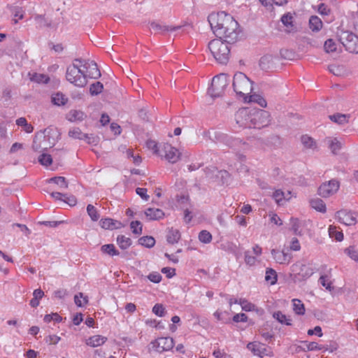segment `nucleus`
Returning <instances> with one entry per match:
<instances>
[{
  "label": "nucleus",
  "mask_w": 358,
  "mask_h": 358,
  "mask_svg": "<svg viewBox=\"0 0 358 358\" xmlns=\"http://www.w3.org/2000/svg\"><path fill=\"white\" fill-rule=\"evenodd\" d=\"M318 13L322 15H329L331 13V9L324 3H320L317 8Z\"/></svg>",
  "instance_id": "obj_58"
},
{
  "label": "nucleus",
  "mask_w": 358,
  "mask_h": 358,
  "mask_svg": "<svg viewBox=\"0 0 358 358\" xmlns=\"http://www.w3.org/2000/svg\"><path fill=\"white\" fill-rule=\"evenodd\" d=\"M310 203L311 207L316 210L322 213L326 212V205L322 199L319 198L313 199L310 200Z\"/></svg>",
  "instance_id": "obj_26"
},
{
  "label": "nucleus",
  "mask_w": 358,
  "mask_h": 358,
  "mask_svg": "<svg viewBox=\"0 0 358 358\" xmlns=\"http://www.w3.org/2000/svg\"><path fill=\"white\" fill-rule=\"evenodd\" d=\"M165 150V158L172 164L177 162L180 158L179 151L171 145H166L164 146Z\"/></svg>",
  "instance_id": "obj_16"
},
{
  "label": "nucleus",
  "mask_w": 358,
  "mask_h": 358,
  "mask_svg": "<svg viewBox=\"0 0 358 358\" xmlns=\"http://www.w3.org/2000/svg\"><path fill=\"white\" fill-rule=\"evenodd\" d=\"M87 212L92 221L96 222L99 219V214L96 208L93 205H87Z\"/></svg>",
  "instance_id": "obj_38"
},
{
  "label": "nucleus",
  "mask_w": 358,
  "mask_h": 358,
  "mask_svg": "<svg viewBox=\"0 0 358 358\" xmlns=\"http://www.w3.org/2000/svg\"><path fill=\"white\" fill-rule=\"evenodd\" d=\"M130 227L134 234L139 235L142 233V224L139 221H132Z\"/></svg>",
  "instance_id": "obj_49"
},
{
  "label": "nucleus",
  "mask_w": 358,
  "mask_h": 358,
  "mask_svg": "<svg viewBox=\"0 0 358 358\" xmlns=\"http://www.w3.org/2000/svg\"><path fill=\"white\" fill-rule=\"evenodd\" d=\"M251 128L260 129L269 124V114L264 110L252 108Z\"/></svg>",
  "instance_id": "obj_7"
},
{
  "label": "nucleus",
  "mask_w": 358,
  "mask_h": 358,
  "mask_svg": "<svg viewBox=\"0 0 358 358\" xmlns=\"http://www.w3.org/2000/svg\"><path fill=\"white\" fill-rule=\"evenodd\" d=\"M301 143L306 148H315L316 146L315 141L311 137L304 135L301 136Z\"/></svg>",
  "instance_id": "obj_42"
},
{
  "label": "nucleus",
  "mask_w": 358,
  "mask_h": 358,
  "mask_svg": "<svg viewBox=\"0 0 358 358\" xmlns=\"http://www.w3.org/2000/svg\"><path fill=\"white\" fill-rule=\"evenodd\" d=\"M46 129H45L43 131H41V133H37L34 137L32 148L35 151H38L39 149L42 148L41 145L37 143V141L38 138L45 136H44V133L45 132ZM43 149H46V148H43Z\"/></svg>",
  "instance_id": "obj_50"
},
{
  "label": "nucleus",
  "mask_w": 358,
  "mask_h": 358,
  "mask_svg": "<svg viewBox=\"0 0 358 358\" xmlns=\"http://www.w3.org/2000/svg\"><path fill=\"white\" fill-rule=\"evenodd\" d=\"M223 140L229 147H235L236 145H238L241 143V141H239L238 139H231L227 136H224Z\"/></svg>",
  "instance_id": "obj_61"
},
{
  "label": "nucleus",
  "mask_w": 358,
  "mask_h": 358,
  "mask_svg": "<svg viewBox=\"0 0 358 358\" xmlns=\"http://www.w3.org/2000/svg\"><path fill=\"white\" fill-rule=\"evenodd\" d=\"M86 117V115L81 110H71L67 114V120L70 122L82 121Z\"/></svg>",
  "instance_id": "obj_21"
},
{
  "label": "nucleus",
  "mask_w": 358,
  "mask_h": 358,
  "mask_svg": "<svg viewBox=\"0 0 358 358\" xmlns=\"http://www.w3.org/2000/svg\"><path fill=\"white\" fill-rule=\"evenodd\" d=\"M43 320L47 323L50 322L52 320L59 322L62 321V318L57 313H52L50 315H45Z\"/></svg>",
  "instance_id": "obj_56"
},
{
  "label": "nucleus",
  "mask_w": 358,
  "mask_h": 358,
  "mask_svg": "<svg viewBox=\"0 0 358 358\" xmlns=\"http://www.w3.org/2000/svg\"><path fill=\"white\" fill-rule=\"evenodd\" d=\"M145 215L149 220H156L163 218L164 213L159 208H148L145 210Z\"/></svg>",
  "instance_id": "obj_17"
},
{
  "label": "nucleus",
  "mask_w": 358,
  "mask_h": 358,
  "mask_svg": "<svg viewBox=\"0 0 358 358\" xmlns=\"http://www.w3.org/2000/svg\"><path fill=\"white\" fill-rule=\"evenodd\" d=\"M339 41L349 52L358 53V36L350 31H341Z\"/></svg>",
  "instance_id": "obj_6"
},
{
  "label": "nucleus",
  "mask_w": 358,
  "mask_h": 358,
  "mask_svg": "<svg viewBox=\"0 0 358 358\" xmlns=\"http://www.w3.org/2000/svg\"><path fill=\"white\" fill-rule=\"evenodd\" d=\"M52 102L59 106H64L67 102V99L63 94L57 92L52 96Z\"/></svg>",
  "instance_id": "obj_31"
},
{
  "label": "nucleus",
  "mask_w": 358,
  "mask_h": 358,
  "mask_svg": "<svg viewBox=\"0 0 358 358\" xmlns=\"http://www.w3.org/2000/svg\"><path fill=\"white\" fill-rule=\"evenodd\" d=\"M103 89V85L101 82H96L92 83L90 87V92L92 95L99 94Z\"/></svg>",
  "instance_id": "obj_41"
},
{
  "label": "nucleus",
  "mask_w": 358,
  "mask_h": 358,
  "mask_svg": "<svg viewBox=\"0 0 358 358\" xmlns=\"http://www.w3.org/2000/svg\"><path fill=\"white\" fill-rule=\"evenodd\" d=\"M248 320V316L245 313H237L233 317L234 322H245Z\"/></svg>",
  "instance_id": "obj_64"
},
{
  "label": "nucleus",
  "mask_w": 358,
  "mask_h": 358,
  "mask_svg": "<svg viewBox=\"0 0 358 358\" xmlns=\"http://www.w3.org/2000/svg\"><path fill=\"white\" fill-rule=\"evenodd\" d=\"M303 343L306 345L307 350L313 351V350H320L322 349L327 350L324 346L319 345L316 342H307L304 341Z\"/></svg>",
  "instance_id": "obj_52"
},
{
  "label": "nucleus",
  "mask_w": 358,
  "mask_h": 358,
  "mask_svg": "<svg viewBox=\"0 0 358 358\" xmlns=\"http://www.w3.org/2000/svg\"><path fill=\"white\" fill-rule=\"evenodd\" d=\"M291 230L295 235L301 236L302 232L301 227L302 226V222L297 218L292 217L290 219Z\"/></svg>",
  "instance_id": "obj_25"
},
{
  "label": "nucleus",
  "mask_w": 358,
  "mask_h": 358,
  "mask_svg": "<svg viewBox=\"0 0 358 358\" xmlns=\"http://www.w3.org/2000/svg\"><path fill=\"white\" fill-rule=\"evenodd\" d=\"M69 136L75 139H84V137H87V134L81 131L79 128H73L69 130Z\"/></svg>",
  "instance_id": "obj_39"
},
{
  "label": "nucleus",
  "mask_w": 358,
  "mask_h": 358,
  "mask_svg": "<svg viewBox=\"0 0 358 358\" xmlns=\"http://www.w3.org/2000/svg\"><path fill=\"white\" fill-rule=\"evenodd\" d=\"M250 101L256 102L259 104L262 107L266 106V100L258 94H253L250 96Z\"/></svg>",
  "instance_id": "obj_54"
},
{
  "label": "nucleus",
  "mask_w": 358,
  "mask_h": 358,
  "mask_svg": "<svg viewBox=\"0 0 358 358\" xmlns=\"http://www.w3.org/2000/svg\"><path fill=\"white\" fill-rule=\"evenodd\" d=\"M181 26H168L157 22L150 23V29L157 34H164L169 31H174L181 28Z\"/></svg>",
  "instance_id": "obj_15"
},
{
  "label": "nucleus",
  "mask_w": 358,
  "mask_h": 358,
  "mask_svg": "<svg viewBox=\"0 0 358 358\" xmlns=\"http://www.w3.org/2000/svg\"><path fill=\"white\" fill-rule=\"evenodd\" d=\"M291 271L294 275V278L299 280H306L313 274V272L306 268V265L299 262L292 265Z\"/></svg>",
  "instance_id": "obj_11"
},
{
  "label": "nucleus",
  "mask_w": 358,
  "mask_h": 358,
  "mask_svg": "<svg viewBox=\"0 0 358 358\" xmlns=\"http://www.w3.org/2000/svg\"><path fill=\"white\" fill-rule=\"evenodd\" d=\"M336 216L341 223L347 226L355 225L357 222V215L356 213L350 210H339L336 213Z\"/></svg>",
  "instance_id": "obj_12"
},
{
  "label": "nucleus",
  "mask_w": 358,
  "mask_h": 358,
  "mask_svg": "<svg viewBox=\"0 0 358 358\" xmlns=\"http://www.w3.org/2000/svg\"><path fill=\"white\" fill-rule=\"evenodd\" d=\"M265 280L271 285L275 284L277 281V273L273 268H267L266 271Z\"/></svg>",
  "instance_id": "obj_34"
},
{
  "label": "nucleus",
  "mask_w": 358,
  "mask_h": 358,
  "mask_svg": "<svg viewBox=\"0 0 358 358\" xmlns=\"http://www.w3.org/2000/svg\"><path fill=\"white\" fill-rule=\"evenodd\" d=\"M326 141L334 154H336L342 148L343 144L337 138H328Z\"/></svg>",
  "instance_id": "obj_22"
},
{
  "label": "nucleus",
  "mask_w": 358,
  "mask_h": 358,
  "mask_svg": "<svg viewBox=\"0 0 358 358\" xmlns=\"http://www.w3.org/2000/svg\"><path fill=\"white\" fill-rule=\"evenodd\" d=\"M329 233L331 237H334L336 241H341L343 238V234L341 231L336 230V227L330 226L329 228Z\"/></svg>",
  "instance_id": "obj_48"
},
{
  "label": "nucleus",
  "mask_w": 358,
  "mask_h": 358,
  "mask_svg": "<svg viewBox=\"0 0 358 358\" xmlns=\"http://www.w3.org/2000/svg\"><path fill=\"white\" fill-rule=\"evenodd\" d=\"M152 312L157 316L163 317L165 315V308L161 303H157L152 308Z\"/></svg>",
  "instance_id": "obj_53"
},
{
  "label": "nucleus",
  "mask_w": 358,
  "mask_h": 358,
  "mask_svg": "<svg viewBox=\"0 0 358 358\" xmlns=\"http://www.w3.org/2000/svg\"><path fill=\"white\" fill-rule=\"evenodd\" d=\"M12 13L14 16V18L13 20L14 21L15 24H16L18 22L19 19L23 18V11L22 10V8H20L19 7H15L12 10Z\"/></svg>",
  "instance_id": "obj_55"
},
{
  "label": "nucleus",
  "mask_w": 358,
  "mask_h": 358,
  "mask_svg": "<svg viewBox=\"0 0 358 358\" xmlns=\"http://www.w3.org/2000/svg\"><path fill=\"white\" fill-rule=\"evenodd\" d=\"M180 238V233L179 230L176 229H170L166 235V240L170 244H175L178 242Z\"/></svg>",
  "instance_id": "obj_23"
},
{
  "label": "nucleus",
  "mask_w": 358,
  "mask_h": 358,
  "mask_svg": "<svg viewBox=\"0 0 358 358\" xmlns=\"http://www.w3.org/2000/svg\"><path fill=\"white\" fill-rule=\"evenodd\" d=\"M208 21L217 37L224 38L228 43L236 41L238 24L231 15L224 11L213 13L208 15Z\"/></svg>",
  "instance_id": "obj_1"
},
{
  "label": "nucleus",
  "mask_w": 358,
  "mask_h": 358,
  "mask_svg": "<svg viewBox=\"0 0 358 358\" xmlns=\"http://www.w3.org/2000/svg\"><path fill=\"white\" fill-rule=\"evenodd\" d=\"M309 28L314 32H318L322 28L323 23L317 15H312L309 19Z\"/></svg>",
  "instance_id": "obj_19"
},
{
  "label": "nucleus",
  "mask_w": 358,
  "mask_h": 358,
  "mask_svg": "<svg viewBox=\"0 0 358 358\" xmlns=\"http://www.w3.org/2000/svg\"><path fill=\"white\" fill-rule=\"evenodd\" d=\"M148 278L152 282L159 283L162 277L158 272H152L148 275Z\"/></svg>",
  "instance_id": "obj_59"
},
{
  "label": "nucleus",
  "mask_w": 358,
  "mask_h": 358,
  "mask_svg": "<svg viewBox=\"0 0 358 358\" xmlns=\"http://www.w3.org/2000/svg\"><path fill=\"white\" fill-rule=\"evenodd\" d=\"M272 197L275 201V202L278 205H279V206L284 205L285 198V192H282L281 189H276L273 193Z\"/></svg>",
  "instance_id": "obj_36"
},
{
  "label": "nucleus",
  "mask_w": 358,
  "mask_h": 358,
  "mask_svg": "<svg viewBox=\"0 0 358 358\" xmlns=\"http://www.w3.org/2000/svg\"><path fill=\"white\" fill-rule=\"evenodd\" d=\"M271 252L275 261L280 264H287L292 259V254L284 250L279 251L275 249H273Z\"/></svg>",
  "instance_id": "obj_14"
},
{
  "label": "nucleus",
  "mask_w": 358,
  "mask_h": 358,
  "mask_svg": "<svg viewBox=\"0 0 358 358\" xmlns=\"http://www.w3.org/2000/svg\"><path fill=\"white\" fill-rule=\"evenodd\" d=\"M153 348L158 352L171 350L174 346L173 339L170 337H161L152 343Z\"/></svg>",
  "instance_id": "obj_13"
},
{
  "label": "nucleus",
  "mask_w": 358,
  "mask_h": 358,
  "mask_svg": "<svg viewBox=\"0 0 358 358\" xmlns=\"http://www.w3.org/2000/svg\"><path fill=\"white\" fill-rule=\"evenodd\" d=\"M39 163L45 166H48L52 163V158L50 155L43 153L38 157Z\"/></svg>",
  "instance_id": "obj_45"
},
{
  "label": "nucleus",
  "mask_w": 358,
  "mask_h": 358,
  "mask_svg": "<svg viewBox=\"0 0 358 358\" xmlns=\"http://www.w3.org/2000/svg\"><path fill=\"white\" fill-rule=\"evenodd\" d=\"M228 84L229 79L226 74L221 73L215 76L212 80L208 93L213 98L220 97L224 94Z\"/></svg>",
  "instance_id": "obj_5"
},
{
  "label": "nucleus",
  "mask_w": 358,
  "mask_h": 358,
  "mask_svg": "<svg viewBox=\"0 0 358 358\" xmlns=\"http://www.w3.org/2000/svg\"><path fill=\"white\" fill-rule=\"evenodd\" d=\"M50 78L45 74L34 73L31 77V80L38 83H48Z\"/></svg>",
  "instance_id": "obj_37"
},
{
  "label": "nucleus",
  "mask_w": 358,
  "mask_h": 358,
  "mask_svg": "<svg viewBox=\"0 0 358 358\" xmlns=\"http://www.w3.org/2000/svg\"><path fill=\"white\" fill-rule=\"evenodd\" d=\"M247 348L251 351L254 355L263 358L265 356L271 357L273 352L266 345L259 342H250L247 345Z\"/></svg>",
  "instance_id": "obj_10"
},
{
  "label": "nucleus",
  "mask_w": 358,
  "mask_h": 358,
  "mask_svg": "<svg viewBox=\"0 0 358 358\" xmlns=\"http://www.w3.org/2000/svg\"><path fill=\"white\" fill-rule=\"evenodd\" d=\"M34 20L36 23L40 27L48 26V21L45 20L44 16L37 15L34 17Z\"/></svg>",
  "instance_id": "obj_60"
},
{
  "label": "nucleus",
  "mask_w": 358,
  "mask_h": 358,
  "mask_svg": "<svg viewBox=\"0 0 358 358\" xmlns=\"http://www.w3.org/2000/svg\"><path fill=\"white\" fill-rule=\"evenodd\" d=\"M199 239L203 243H209L212 241V235L209 231L203 230L199 234Z\"/></svg>",
  "instance_id": "obj_46"
},
{
  "label": "nucleus",
  "mask_w": 358,
  "mask_h": 358,
  "mask_svg": "<svg viewBox=\"0 0 358 358\" xmlns=\"http://www.w3.org/2000/svg\"><path fill=\"white\" fill-rule=\"evenodd\" d=\"M138 243L143 246L150 248L155 244V240L152 236H143L138 241Z\"/></svg>",
  "instance_id": "obj_33"
},
{
  "label": "nucleus",
  "mask_w": 358,
  "mask_h": 358,
  "mask_svg": "<svg viewBox=\"0 0 358 358\" xmlns=\"http://www.w3.org/2000/svg\"><path fill=\"white\" fill-rule=\"evenodd\" d=\"M100 225L103 229L113 230L122 227V223L119 221L110 218L102 219L100 221Z\"/></svg>",
  "instance_id": "obj_18"
},
{
  "label": "nucleus",
  "mask_w": 358,
  "mask_h": 358,
  "mask_svg": "<svg viewBox=\"0 0 358 358\" xmlns=\"http://www.w3.org/2000/svg\"><path fill=\"white\" fill-rule=\"evenodd\" d=\"M117 243L121 249L125 250L131 245V240L124 235H120L117 238Z\"/></svg>",
  "instance_id": "obj_28"
},
{
  "label": "nucleus",
  "mask_w": 358,
  "mask_h": 358,
  "mask_svg": "<svg viewBox=\"0 0 358 358\" xmlns=\"http://www.w3.org/2000/svg\"><path fill=\"white\" fill-rule=\"evenodd\" d=\"M84 62L85 61L82 59H75L74 62L67 67L66 73L67 80L79 87H84L87 83L84 71L85 69Z\"/></svg>",
  "instance_id": "obj_2"
},
{
  "label": "nucleus",
  "mask_w": 358,
  "mask_h": 358,
  "mask_svg": "<svg viewBox=\"0 0 358 358\" xmlns=\"http://www.w3.org/2000/svg\"><path fill=\"white\" fill-rule=\"evenodd\" d=\"M245 263L249 266H253L257 263V257L251 255V252L246 250L244 252Z\"/></svg>",
  "instance_id": "obj_44"
},
{
  "label": "nucleus",
  "mask_w": 358,
  "mask_h": 358,
  "mask_svg": "<svg viewBox=\"0 0 358 358\" xmlns=\"http://www.w3.org/2000/svg\"><path fill=\"white\" fill-rule=\"evenodd\" d=\"M233 87L234 92L239 96H243L249 94L252 90V82L241 72H237L234 76Z\"/></svg>",
  "instance_id": "obj_4"
},
{
  "label": "nucleus",
  "mask_w": 358,
  "mask_h": 358,
  "mask_svg": "<svg viewBox=\"0 0 358 358\" xmlns=\"http://www.w3.org/2000/svg\"><path fill=\"white\" fill-rule=\"evenodd\" d=\"M238 304L241 305L242 310L245 311H252L255 308V306L245 299H238Z\"/></svg>",
  "instance_id": "obj_43"
},
{
  "label": "nucleus",
  "mask_w": 358,
  "mask_h": 358,
  "mask_svg": "<svg viewBox=\"0 0 358 358\" xmlns=\"http://www.w3.org/2000/svg\"><path fill=\"white\" fill-rule=\"evenodd\" d=\"M101 250L102 252L107 254L110 256L118 255L119 251L115 249L113 244H106L101 246Z\"/></svg>",
  "instance_id": "obj_32"
},
{
  "label": "nucleus",
  "mask_w": 358,
  "mask_h": 358,
  "mask_svg": "<svg viewBox=\"0 0 358 358\" xmlns=\"http://www.w3.org/2000/svg\"><path fill=\"white\" fill-rule=\"evenodd\" d=\"M275 57L271 55L263 56L259 60V65L264 69H269L273 63Z\"/></svg>",
  "instance_id": "obj_27"
},
{
  "label": "nucleus",
  "mask_w": 358,
  "mask_h": 358,
  "mask_svg": "<svg viewBox=\"0 0 358 358\" xmlns=\"http://www.w3.org/2000/svg\"><path fill=\"white\" fill-rule=\"evenodd\" d=\"M345 251L352 259L358 262V250H356L354 247H350V248L345 249Z\"/></svg>",
  "instance_id": "obj_57"
},
{
  "label": "nucleus",
  "mask_w": 358,
  "mask_h": 358,
  "mask_svg": "<svg viewBox=\"0 0 358 358\" xmlns=\"http://www.w3.org/2000/svg\"><path fill=\"white\" fill-rule=\"evenodd\" d=\"M324 48L327 52H333L336 50V44L332 39L325 41Z\"/></svg>",
  "instance_id": "obj_51"
},
{
  "label": "nucleus",
  "mask_w": 358,
  "mask_h": 358,
  "mask_svg": "<svg viewBox=\"0 0 358 358\" xmlns=\"http://www.w3.org/2000/svg\"><path fill=\"white\" fill-rule=\"evenodd\" d=\"M74 301L78 306L83 307L88 302V300L87 296H84L83 294L80 292L79 294L75 295Z\"/></svg>",
  "instance_id": "obj_47"
},
{
  "label": "nucleus",
  "mask_w": 358,
  "mask_h": 358,
  "mask_svg": "<svg viewBox=\"0 0 358 358\" xmlns=\"http://www.w3.org/2000/svg\"><path fill=\"white\" fill-rule=\"evenodd\" d=\"M293 17L290 13L285 14L281 17V22L287 28V31L290 32L293 29L292 24Z\"/></svg>",
  "instance_id": "obj_35"
},
{
  "label": "nucleus",
  "mask_w": 358,
  "mask_h": 358,
  "mask_svg": "<svg viewBox=\"0 0 358 358\" xmlns=\"http://www.w3.org/2000/svg\"><path fill=\"white\" fill-rule=\"evenodd\" d=\"M50 182H54L62 189H66L68 187V183L66 178L62 176L54 177L50 179Z\"/></svg>",
  "instance_id": "obj_40"
},
{
  "label": "nucleus",
  "mask_w": 358,
  "mask_h": 358,
  "mask_svg": "<svg viewBox=\"0 0 358 358\" xmlns=\"http://www.w3.org/2000/svg\"><path fill=\"white\" fill-rule=\"evenodd\" d=\"M293 303V310L294 313L299 315H303L305 313V307L303 303L297 299H294L292 300Z\"/></svg>",
  "instance_id": "obj_29"
},
{
  "label": "nucleus",
  "mask_w": 358,
  "mask_h": 358,
  "mask_svg": "<svg viewBox=\"0 0 358 358\" xmlns=\"http://www.w3.org/2000/svg\"><path fill=\"white\" fill-rule=\"evenodd\" d=\"M252 109L243 108L235 114L236 124L242 128H251Z\"/></svg>",
  "instance_id": "obj_8"
},
{
  "label": "nucleus",
  "mask_w": 358,
  "mask_h": 358,
  "mask_svg": "<svg viewBox=\"0 0 358 358\" xmlns=\"http://www.w3.org/2000/svg\"><path fill=\"white\" fill-rule=\"evenodd\" d=\"M107 341V338L100 336V335H95L93 336H91L89 338L86 342L87 345H90L91 347H98L101 346L105 342Z\"/></svg>",
  "instance_id": "obj_20"
},
{
  "label": "nucleus",
  "mask_w": 358,
  "mask_h": 358,
  "mask_svg": "<svg viewBox=\"0 0 358 358\" xmlns=\"http://www.w3.org/2000/svg\"><path fill=\"white\" fill-rule=\"evenodd\" d=\"M147 192L148 190L145 188L137 187L136 189V194L145 201H148L150 197L149 195L147 194Z\"/></svg>",
  "instance_id": "obj_62"
},
{
  "label": "nucleus",
  "mask_w": 358,
  "mask_h": 358,
  "mask_svg": "<svg viewBox=\"0 0 358 358\" xmlns=\"http://www.w3.org/2000/svg\"><path fill=\"white\" fill-rule=\"evenodd\" d=\"M226 39L221 38L212 40L208 43V49L215 60L220 64H227L229 58L230 48Z\"/></svg>",
  "instance_id": "obj_3"
},
{
  "label": "nucleus",
  "mask_w": 358,
  "mask_h": 358,
  "mask_svg": "<svg viewBox=\"0 0 358 358\" xmlns=\"http://www.w3.org/2000/svg\"><path fill=\"white\" fill-rule=\"evenodd\" d=\"M63 201L68 203L70 206H74L77 203L76 198L74 196H68L67 194H65Z\"/></svg>",
  "instance_id": "obj_63"
},
{
  "label": "nucleus",
  "mask_w": 358,
  "mask_h": 358,
  "mask_svg": "<svg viewBox=\"0 0 358 358\" xmlns=\"http://www.w3.org/2000/svg\"><path fill=\"white\" fill-rule=\"evenodd\" d=\"M339 182L335 179L322 183L318 188V194L322 197H329L337 192Z\"/></svg>",
  "instance_id": "obj_9"
},
{
  "label": "nucleus",
  "mask_w": 358,
  "mask_h": 358,
  "mask_svg": "<svg viewBox=\"0 0 358 358\" xmlns=\"http://www.w3.org/2000/svg\"><path fill=\"white\" fill-rule=\"evenodd\" d=\"M350 117V115L336 113L329 116L330 120L338 124H345L348 122Z\"/></svg>",
  "instance_id": "obj_24"
},
{
  "label": "nucleus",
  "mask_w": 358,
  "mask_h": 358,
  "mask_svg": "<svg viewBox=\"0 0 358 358\" xmlns=\"http://www.w3.org/2000/svg\"><path fill=\"white\" fill-rule=\"evenodd\" d=\"M273 317L278 320L280 323L282 324H286L287 326H289L292 324L291 323V319L289 317H287L285 315H284L280 311H277L273 313Z\"/></svg>",
  "instance_id": "obj_30"
}]
</instances>
